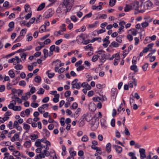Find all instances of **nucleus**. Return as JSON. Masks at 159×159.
I'll return each mask as SVG.
<instances>
[{"label":"nucleus","mask_w":159,"mask_h":159,"mask_svg":"<svg viewBox=\"0 0 159 159\" xmlns=\"http://www.w3.org/2000/svg\"><path fill=\"white\" fill-rule=\"evenodd\" d=\"M41 80V77L39 76H36L34 78V81L37 83H40Z\"/></svg>","instance_id":"a878e982"},{"label":"nucleus","mask_w":159,"mask_h":159,"mask_svg":"<svg viewBox=\"0 0 159 159\" xmlns=\"http://www.w3.org/2000/svg\"><path fill=\"white\" fill-rule=\"evenodd\" d=\"M125 21H120L119 23V25H120V28H122V29H123L125 27L124 26V25H125Z\"/></svg>","instance_id":"7c9ffc66"},{"label":"nucleus","mask_w":159,"mask_h":159,"mask_svg":"<svg viewBox=\"0 0 159 159\" xmlns=\"http://www.w3.org/2000/svg\"><path fill=\"white\" fill-rule=\"evenodd\" d=\"M23 128L25 130H29L30 128V126L29 125L25 124H24Z\"/></svg>","instance_id":"c9c22d12"},{"label":"nucleus","mask_w":159,"mask_h":159,"mask_svg":"<svg viewBox=\"0 0 159 159\" xmlns=\"http://www.w3.org/2000/svg\"><path fill=\"white\" fill-rule=\"evenodd\" d=\"M39 105V104L37 103H32L31 104V106L34 108L37 107Z\"/></svg>","instance_id":"774afa93"},{"label":"nucleus","mask_w":159,"mask_h":159,"mask_svg":"<svg viewBox=\"0 0 159 159\" xmlns=\"http://www.w3.org/2000/svg\"><path fill=\"white\" fill-rule=\"evenodd\" d=\"M91 125L92 126L96 125V127H98L99 124V119L98 118L96 117V115H94L92 117Z\"/></svg>","instance_id":"7ed1b4c3"},{"label":"nucleus","mask_w":159,"mask_h":159,"mask_svg":"<svg viewBox=\"0 0 159 159\" xmlns=\"http://www.w3.org/2000/svg\"><path fill=\"white\" fill-rule=\"evenodd\" d=\"M9 76L11 78H13L15 76V74L13 70H10L8 72Z\"/></svg>","instance_id":"cd10ccee"},{"label":"nucleus","mask_w":159,"mask_h":159,"mask_svg":"<svg viewBox=\"0 0 159 159\" xmlns=\"http://www.w3.org/2000/svg\"><path fill=\"white\" fill-rule=\"evenodd\" d=\"M88 140V136L86 135H84L83 136L81 139V140L84 142H86Z\"/></svg>","instance_id":"37998d69"},{"label":"nucleus","mask_w":159,"mask_h":159,"mask_svg":"<svg viewBox=\"0 0 159 159\" xmlns=\"http://www.w3.org/2000/svg\"><path fill=\"white\" fill-rule=\"evenodd\" d=\"M78 80L77 79H75L71 83L72 87L71 88L74 89L76 88L77 89H79L81 88V83L80 82H78Z\"/></svg>","instance_id":"f03ea898"},{"label":"nucleus","mask_w":159,"mask_h":159,"mask_svg":"<svg viewBox=\"0 0 159 159\" xmlns=\"http://www.w3.org/2000/svg\"><path fill=\"white\" fill-rule=\"evenodd\" d=\"M31 145V141L30 140L29 141H26L24 143V145L26 148H29Z\"/></svg>","instance_id":"4be33fe9"},{"label":"nucleus","mask_w":159,"mask_h":159,"mask_svg":"<svg viewBox=\"0 0 159 159\" xmlns=\"http://www.w3.org/2000/svg\"><path fill=\"white\" fill-rule=\"evenodd\" d=\"M111 145L110 143H107L106 146V149L108 153H109L111 152Z\"/></svg>","instance_id":"ddd939ff"},{"label":"nucleus","mask_w":159,"mask_h":159,"mask_svg":"<svg viewBox=\"0 0 159 159\" xmlns=\"http://www.w3.org/2000/svg\"><path fill=\"white\" fill-rule=\"evenodd\" d=\"M46 26L45 25H43L40 27L39 30H41L42 32H43L46 30Z\"/></svg>","instance_id":"09e8293b"},{"label":"nucleus","mask_w":159,"mask_h":159,"mask_svg":"<svg viewBox=\"0 0 159 159\" xmlns=\"http://www.w3.org/2000/svg\"><path fill=\"white\" fill-rule=\"evenodd\" d=\"M21 45V44L20 43H17L14 44L12 47L11 49L12 50H14L17 47L20 46Z\"/></svg>","instance_id":"79ce46f5"},{"label":"nucleus","mask_w":159,"mask_h":159,"mask_svg":"<svg viewBox=\"0 0 159 159\" xmlns=\"http://www.w3.org/2000/svg\"><path fill=\"white\" fill-rule=\"evenodd\" d=\"M12 154L15 157H16L17 156H20V152L18 151H14L13 153Z\"/></svg>","instance_id":"e433bc0d"},{"label":"nucleus","mask_w":159,"mask_h":159,"mask_svg":"<svg viewBox=\"0 0 159 159\" xmlns=\"http://www.w3.org/2000/svg\"><path fill=\"white\" fill-rule=\"evenodd\" d=\"M49 98L48 97H46L43 99L42 102L43 103H46L49 100Z\"/></svg>","instance_id":"680f3d73"},{"label":"nucleus","mask_w":159,"mask_h":159,"mask_svg":"<svg viewBox=\"0 0 159 159\" xmlns=\"http://www.w3.org/2000/svg\"><path fill=\"white\" fill-rule=\"evenodd\" d=\"M149 25L148 23L145 22L141 23V25L143 28H145L147 27Z\"/></svg>","instance_id":"4d7b16f0"},{"label":"nucleus","mask_w":159,"mask_h":159,"mask_svg":"<svg viewBox=\"0 0 159 159\" xmlns=\"http://www.w3.org/2000/svg\"><path fill=\"white\" fill-rule=\"evenodd\" d=\"M20 55L21 56V58H24V59L23 60L24 61H25V60L26 59V57L27 56V54H26L25 53L23 52L22 53H20Z\"/></svg>","instance_id":"49530a36"},{"label":"nucleus","mask_w":159,"mask_h":159,"mask_svg":"<svg viewBox=\"0 0 159 159\" xmlns=\"http://www.w3.org/2000/svg\"><path fill=\"white\" fill-rule=\"evenodd\" d=\"M23 66L22 65L17 64L14 66V68L17 70H20L23 68Z\"/></svg>","instance_id":"c85d7f7f"},{"label":"nucleus","mask_w":159,"mask_h":159,"mask_svg":"<svg viewBox=\"0 0 159 159\" xmlns=\"http://www.w3.org/2000/svg\"><path fill=\"white\" fill-rule=\"evenodd\" d=\"M123 36L121 35H120L117 37L116 38V40L117 41V42L119 43H121L122 42V39L123 37Z\"/></svg>","instance_id":"6ab92c4d"},{"label":"nucleus","mask_w":159,"mask_h":159,"mask_svg":"<svg viewBox=\"0 0 159 159\" xmlns=\"http://www.w3.org/2000/svg\"><path fill=\"white\" fill-rule=\"evenodd\" d=\"M92 44H89L86 46H85L84 47V48L85 49H88L89 48H90V51H92V50L93 49V48L92 47Z\"/></svg>","instance_id":"c03bdc74"},{"label":"nucleus","mask_w":159,"mask_h":159,"mask_svg":"<svg viewBox=\"0 0 159 159\" xmlns=\"http://www.w3.org/2000/svg\"><path fill=\"white\" fill-rule=\"evenodd\" d=\"M152 2L149 1H146L144 4V8L145 10H147L148 7H151L152 5Z\"/></svg>","instance_id":"0eeeda50"},{"label":"nucleus","mask_w":159,"mask_h":159,"mask_svg":"<svg viewBox=\"0 0 159 159\" xmlns=\"http://www.w3.org/2000/svg\"><path fill=\"white\" fill-rule=\"evenodd\" d=\"M8 26L9 28L13 29L14 27V22L11 21L8 24Z\"/></svg>","instance_id":"13d9d810"},{"label":"nucleus","mask_w":159,"mask_h":159,"mask_svg":"<svg viewBox=\"0 0 159 159\" xmlns=\"http://www.w3.org/2000/svg\"><path fill=\"white\" fill-rule=\"evenodd\" d=\"M84 68V66H83L81 65L78 66V67L76 68V70L77 71H79L83 70Z\"/></svg>","instance_id":"603ef678"},{"label":"nucleus","mask_w":159,"mask_h":159,"mask_svg":"<svg viewBox=\"0 0 159 159\" xmlns=\"http://www.w3.org/2000/svg\"><path fill=\"white\" fill-rule=\"evenodd\" d=\"M42 19V16L41 15H39L38 17H37V19L36 20V22L37 24L40 21V20Z\"/></svg>","instance_id":"338daca9"},{"label":"nucleus","mask_w":159,"mask_h":159,"mask_svg":"<svg viewBox=\"0 0 159 159\" xmlns=\"http://www.w3.org/2000/svg\"><path fill=\"white\" fill-rule=\"evenodd\" d=\"M98 58H99V56H98L96 55L93 56L92 58V61L93 62H95L98 60Z\"/></svg>","instance_id":"a18cd8bd"},{"label":"nucleus","mask_w":159,"mask_h":159,"mask_svg":"<svg viewBox=\"0 0 159 159\" xmlns=\"http://www.w3.org/2000/svg\"><path fill=\"white\" fill-rule=\"evenodd\" d=\"M131 70H133L135 72L138 71V69L137 68V66L136 65H134L130 66Z\"/></svg>","instance_id":"aec40b11"},{"label":"nucleus","mask_w":159,"mask_h":159,"mask_svg":"<svg viewBox=\"0 0 159 159\" xmlns=\"http://www.w3.org/2000/svg\"><path fill=\"white\" fill-rule=\"evenodd\" d=\"M43 132H45V133L46 134L45 136L46 137H48L50 135V133L46 129H43Z\"/></svg>","instance_id":"bb28decb"},{"label":"nucleus","mask_w":159,"mask_h":159,"mask_svg":"<svg viewBox=\"0 0 159 159\" xmlns=\"http://www.w3.org/2000/svg\"><path fill=\"white\" fill-rule=\"evenodd\" d=\"M138 4H139V2H136L135 3L133 4L132 5H131L132 7V9H135L137 11L138 10Z\"/></svg>","instance_id":"f8f14e48"},{"label":"nucleus","mask_w":159,"mask_h":159,"mask_svg":"<svg viewBox=\"0 0 159 159\" xmlns=\"http://www.w3.org/2000/svg\"><path fill=\"white\" fill-rule=\"evenodd\" d=\"M61 30H59L58 31H55L54 32V35L55 36H58L60 35H61Z\"/></svg>","instance_id":"0e129e2a"},{"label":"nucleus","mask_w":159,"mask_h":159,"mask_svg":"<svg viewBox=\"0 0 159 159\" xmlns=\"http://www.w3.org/2000/svg\"><path fill=\"white\" fill-rule=\"evenodd\" d=\"M12 122L11 121H10L9 123L7 125V126L10 129H11L13 128L12 127Z\"/></svg>","instance_id":"052dcab7"},{"label":"nucleus","mask_w":159,"mask_h":159,"mask_svg":"<svg viewBox=\"0 0 159 159\" xmlns=\"http://www.w3.org/2000/svg\"><path fill=\"white\" fill-rule=\"evenodd\" d=\"M126 38L130 42L132 41L133 39V37L130 34H128L127 35Z\"/></svg>","instance_id":"864d4df0"},{"label":"nucleus","mask_w":159,"mask_h":159,"mask_svg":"<svg viewBox=\"0 0 159 159\" xmlns=\"http://www.w3.org/2000/svg\"><path fill=\"white\" fill-rule=\"evenodd\" d=\"M98 8L99 10H101L102 8V6H101L100 5H98L97 6H96L94 5L92 6V9L93 10H95L96 9Z\"/></svg>","instance_id":"4c0bfd02"},{"label":"nucleus","mask_w":159,"mask_h":159,"mask_svg":"<svg viewBox=\"0 0 159 159\" xmlns=\"http://www.w3.org/2000/svg\"><path fill=\"white\" fill-rule=\"evenodd\" d=\"M148 66V63H146L142 66V68L144 71L147 70V69Z\"/></svg>","instance_id":"c756f323"},{"label":"nucleus","mask_w":159,"mask_h":159,"mask_svg":"<svg viewBox=\"0 0 159 159\" xmlns=\"http://www.w3.org/2000/svg\"><path fill=\"white\" fill-rule=\"evenodd\" d=\"M112 147L113 148L115 149L116 152L118 153H120L122 152V149L120 146L116 145H113Z\"/></svg>","instance_id":"423d86ee"},{"label":"nucleus","mask_w":159,"mask_h":159,"mask_svg":"<svg viewBox=\"0 0 159 159\" xmlns=\"http://www.w3.org/2000/svg\"><path fill=\"white\" fill-rule=\"evenodd\" d=\"M102 39L101 38H95L92 39L91 41L90 42L91 43H93L96 40H97L98 42H101Z\"/></svg>","instance_id":"393cba45"},{"label":"nucleus","mask_w":159,"mask_h":159,"mask_svg":"<svg viewBox=\"0 0 159 159\" xmlns=\"http://www.w3.org/2000/svg\"><path fill=\"white\" fill-rule=\"evenodd\" d=\"M71 94V92L70 91H67L65 93L64 96L65 97L67 98L70 96Z\"/></svg>","instance_id":"6e6d98bb"},{"label":"nucleus","mask_w":159,"mask_h":159,"mask_svg":"<svg viewBox=\"0 0 159 159\" xmlns=\"http://www.w3.org/2000/svg\"><path fill=\"white\" fill-rule=\"evenodd\" d=\"M44 92V90L42 88H40L37 93L38 94H43Z\"/></svg>","instance_id":"f704fd0d"},{"label":"nucleus","mask_w":159,"mask_h":159,"mask_svg":"<svg viewBox=\"0 0 159 159\" xmlns=\"http://www.w3.org/2000/svg\"><path fill=\"white\" fill-rule=\"evenodd\" d=\"M45 3H43L40 4L38 7L37 10L38 11H39L42 10L45 7Z\"/></svg>","instance_id":"a211bd4d"},{"label":"nucleus","mask_w":159,"mask_h":159,"mask_svg":"<svg viewBox=\"0 0 159 159\" xmlns=\"http://www.w3.org/2000/svg\"><path fill=\"white\" fill-rule=\"evenodd\" d=\"M26 29H23L21 30V31L20 32V35L21 36V37L22 36H23L25 34V33H26Z\"/></svg>","instance_id":"a19ab883"},{"label":"nucleus","mask_w":159,"mask_h":159,"mask_svg":"<svg viewBox=\"0 0 159 159\" xmlns=\"http://www.w3.org/2000/svg\"><path fill=\"white\" fill-rule=\"evenodd\" d=\"M124 132L125 134L129 136L130 135V133L128 129L126 128V126L125 127Z\"/></svg>","instance_id":"8fccbe9b"},{"label":"nucleus","mask_w":159,"mask_h":159,"mask_svg":"<svg viewBox=\"0 0 159 159\" xmlns=\"http://www.w3.org/2000/svg\"><path fill=\"white\" fill-rule=\"evenodd\" d=\"M32 34L31 33H30L27 34L26 36H28L27 38V41L28 42L31 41L33 37L32 36Z\"/></svg>","instance_id":"5701e85b"},{"label":"nucleus","mask_w":159,"mask_h":159,"mask_svg":"<svg viewBox=\"0 0 159 159\" xmlns=\"http://www.w3.org/2000/svg\"><path fill=\"white\" fill-rule=\"evenodd\" d=\"M74 0H63L56 10V13L63 14H66L71 9Z\"/></svg>","instance_id":"f257e3e1"},{"label":"nucleus","mask_w":159,"mask_h":159,"mask_svg":"<svg viewBox=\"0 0 159 159\" xmlns=\"http://www.w3.org/2000/svg\"><path fill=\"white\" fill-rule=\"evenodd\" d=\"M132 9L131 5L126 4L125 7L124 11L128 12Z\"/></svg>","instance_id":"4468645a"},{"label":"nucleus","mask_w":159,"mask_h":159,"mask_svg":"<svg viewBox=\"0 0 159 159\" xmlns=\"http://www.w3.org/2000/svg\"><path fill=\"white\" fill-rule=\"evenodd\" d=\"M154 44L153 43H151L148 44L147 47H145L143 49L144 52H147L150 49H152Z\"/></svg>","instance_id":"1a4fd4ad"},{"label":"nucleus","mask_w":159,"mask_h":159,"mask_svg":"<svg viewBox=\"0 0 159 159\" xmlns=\"http://www.w3.org/2000/svg\"><path fill=\"white\" fill-rule=\"evenodd\" d=\"M116 2V0H110L109 4L111 7H113L115 5Z\"/></svg>","instance_id":"2f4dec72"},{"label":"nucleus","mask_w":159,"mask_h":159,"mask_svg":"<svg viewBox=\"0 0 159 159\" xmlns=\"http://www.w3.org/2000/svg\"><path fill=\"white\" fill-rule=\"evenodd\" d=\"M43 52L44 54L45 59L47 57L48 55V52L47 49H44L43 50Z\"/></svg>","instance_id":"b1692460"},{"label":"nucleus","mask_w":159,"mask_h":159,"mask_svg":"<svg viewBox=\"0 0 159 159\" xmlns=\"http://www.w3.org/2000/svg\"><path fill=\"white\" fill-rule=\"evenodd\" d=\"M106 56L104 53H103L101 56V57L100 58V61L102 62H104L106 59Z\"/></svg>","instance_id":"f3484780"},{"label":"nucleus","mask_w":159,"mask_h":159,"mask_svg":"<svg viewBox=\"0 0 159 159\" xmlns=\"http://www.w3.org/2000/svg\"><path fill=\"white\" fill-rule=\"evenodd\" d=\"M26 84V82L24 80L20 81L19 83V85L20 86L25 87Z\"/></svg>","instance_id":"72a5a7b5"},{"label":"nucleus","mask_w":159,"mask_h":159,"mask_svg":"<svg viewBox=\"0 0 159 159\" xmlns=\"http://www.w3.org/2000/svg\"><path fill=\"white\" fill-rule=\"evenodd\" d=\"M30 137L31 140H34L35 139L38 138V136L37 135L33 134L30 135Z\"/></svg>","instance_id":"ea45409f"},{"label":"nucleus","mask_w":159,"mask_h":159,"mask_svg":"<svg viewBox=\"0 0 159 159\" xmlns=\"http://www.w3.org/2000/svg\"><path fill=\"white\" fill-rule=\"evenodd\" d=\"M21 109V107L20 106H14L13 110L15 111H20Z\"/></svg>","instance_id":"412c9836"},{"label":"nucleus","mask_w":159,"mask_h":159,"mask_svg":"<svg viewBox=\"0 0 159 159\" xmlns=\"http://www.w3.org/2000/svg\"><path fill=\"white\" fill-rule=\"evenodd\" d=\"M90 42V40L89 39L85 40L84 38H83V41L82 43L84 44H87L89 43Z\"/></svg>","instance_id":"de8ad7c7"},{"label":"nucleus","mask_w":159,"mask_h":159,"mask_svg":"<svg viewBox=\"0 0 159 159\" xmlns=\"http://www.w3.org/2000/svg\"><path fill=\"white\" fill-rule=\"evenodd\" d=\"M119 46V44L115 41L112 42L110 45V47L112 48H117Z\"/></svg>","instance_id":"9b49d317"},{"label":"nucleus","mask_w":159,"mask_h":159,"mask_svg":"<svg viewBox=\"0 0 159 159\" xmlns=\"http://www.w3.org/2000/svg\"><path fill=\"white\" fill-rule=\"evenodd\" d=\"M51 71L50 70H48L46 73L47 75H48V77L49 78H52L54 75L55 74L54 73H49V72Z\"/></svg>","instance_id":"dca6fc26"},{"label":"nucleus","mask_w":159,"mask_h":159,"mask_svg":"<svg viewBox=\"0 0 159 159\" xmlns=\"http://www.w3.org/2000/svg\"><path fill=\"white\" fill-rule=\"evenodd\" d=\"M60 97V95L59 94L55 95L54 98H53V101L55 103H57L59 101V98Z\"/></svg>","instance_id":"2eb2a0df"},{"label":"nucleus","mask_w":159,"mask_h":159,"mask_svg":"<svg viewBox=\"0 0 159 159\" xmlns=\"http://www.w3.org/2000/svg\"><path fill=\"white\" fill-rule=\"evenodd\" d=\"M32 15V12H31L30 13H29L28 14H27L25 16V19L26 20H28L29 19H30Z\"/></svg>","instance_id":"e2e57ef3"},{"label":"nucleus","mask_w":159,"mask_h":159,"mask_svg":"<svg viewBox=\"0 0 159 159\" xmlns=\"http://www.w3.org/2000/svg\"><path fill=\"white\" fill-rule=\"evenodd\" d=\"M77 107L78 104L76 102H74L71 106V107H72V108L71 109H76V108H77Z\"/></svg>","instance_id":"bf43d9fd"},{"label":"nucleus","mask_w":159,"mask_h":159,"mask_svg":"<svg viewBox=\"0 0 159 159\" xmlns=\"http://www.w3.org/2000/svg\"><path fill=\"white\" fill-rule=\"evenodd\" d=\"M100 121L102 128L103 129H106L107 126L106 120L102 118L100 120Z\"/></svg>","instance_id":"6e6552de"},{"label":"nucleus","mask_w":159,"mask_h":159,"mask_svg":"<svg viewBox=\"0 0 159 159\" xmlns=\"http://www.w3.org/2000/svg\"><path fill=\"white\" fill-rule=\"evenodd\" d=\"M117 89L115 88H112L111 90V92L113 94L112 95V96H114L116 93H117Z\"/></svg>","instance_id":"473e14b6"},{"label":"nucleus","mask_w":159,"mask_h":159,"mask_svg":"<svg viewBox=\"0 0 159 159\" xmlns=\"http://www.w3.org/2000/svg\"><path fill=\"white\" fill-rule=\"evenodd\" d=\"M50 10H49L48 11H46L44 14L43 17H44L45 18H48L51 17L52 15V14L50 12Z\"/></svg>","instance_id":"9d476101"},{"label":"nucleus","mask_w":159,"mask_h":159,"mask_svg":"<svg viewBox=\"0 0 159 159\" xmlns=\"http://www.w3.org/2000/svg\"><path fill=\"white\" fill-rule=\"evenodd\" d=\"M15 103H10L8 106V108L13 110V106L15 105Z\"/></svg>","instance_id":"69168bd1"},{"label":"nucleus","mask_w":159,"mask_h":159,"mask_svg":"<svg viewBox=\"0 0 159 159\" xmlns=\"http://www.w3.org/2000/svg\"><path fill=\"white\" fill-rule=\"evenodd\" d=\"M71 20L74 22H75L77 21V19L75 16L73 15L70 17Z\"/></svg>","instance_id":"5fc2aeb1"},{"label":"nucleus","mask_w":159,"mask_h":159,"mask_svg":"<svg viewBox=\"0 0 159 159\" xmlns=\"http://www.w3.org/2000/svg\"><path fill=\"white\" fill-rule=\"evenodd\" d=\"M24 8L25 11L26 12H28L29 10L28 9L29 8L30 9V6L27 4H26L24 6Z\"/></svg>","instance_id":"3c124183"},{"label":"nucleus","mask_w":159,"mask_h":159,"mask_svg":"<svg viewBox=\"0 0 159 159\" xmlns=\"http://www.w3.org/2000/svg\"><path fill=\"white\" fill-rule=\"evenodd\" d=\"M20 80V77H18L16 78L15 79L13 80V82H14L13 84V85H15L17 84L18 82Z\"/></svg>","instance_id":"58836bf2"},{"label":"nucleus","mask_w":159,"mask_h":159,"mask_svg":"<svg viewBox=\"0 0 159 159\" xmlns=\"http://www.w3.org/2000/svg\"><path fill=\"white\" fill-rule=\"evenodd\" d=\"M139 152L140 154V157L141 159H143L146 157L145 154V150L144 148H140Z\"/></svg>","instance_id":"39448f33"},{"label":"nucleus","mask_w":159,"mask_h":159,"mask_svg":"<svg viewBox=\"0 0 159 159\" xmlns=\"http://www.w3.org/2000/svg\"><path fill=\"white\" fill-rule=\"evenodd\" d=\"M82 117L83 120L85 119L88 122L90 121L91 120H92V118L91 117V113L88 112L83 115Z\"/></svg>","instance_id":"20e7f679"}]
</instances>
